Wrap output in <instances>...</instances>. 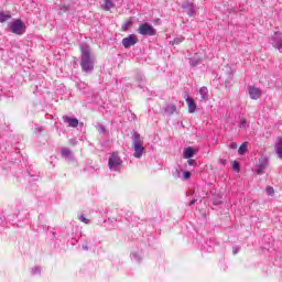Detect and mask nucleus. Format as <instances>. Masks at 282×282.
Here are the masks:
<instances>
[{"mask_svg":"<svg viewBox=\"0 0 282 282\" xmlns=\"http://www.w3.org/2000/svg\"><path fill=\"white\" fill-rule=\"evenodd\" d=\"M79 47L82 51V70L86 74H91V72H94V57H91V51H89V46L84 44H80Z\"/></svg>","mask_w":282,"mask_h":282,"instance_id":"nucleus-1","label":"nucleus"},{"mask_svg":"<svg viewBox=\"0 0 282 282\" xmlns=\"http://www.w3.org/2000/svg\"><path fill=\"white\" fill-rule=\"evenodd\" d=\"M8 28L9 32H12V34H18L19 36L25 34L26 30L25 23H23L21 20H13L9 22Z\"/></svg>","mask_w":282,"mask_h":282,"instance_id":"nucleus-2","label":"nucleus"},{"mask_svg":"<svg viewBox=\"0 0 282 282\" xmlns=\"http://www.w3.org/2000/svg\"><path fill=\"white\" fill-rule=\"evenodd\" d=\"M108 166L110 171H121L122 169V159L118 154V152H112L108 159Z\"/></svg>","mask_w":282,"mask_h":282,"instance_id":"nucleus-3","label":"nucleus"},{"mask_svg":"<svg viewBox=\"0 0 282 282\" xmlns=\"http://www.w3.org/2000/svg\"><path fill=\"white\" fill-rule=\"evenodd\" d=\"M133 149H134V158L140 160L142 155H144V145H142V140H140V133L135 132L133 134Z\"/></svg>","mask_w":282,"mask_h":282,"instance_id":"nucleus-4","label":"nucleus"},{"mask_svg":"<svg viewBox=\"0 0 282 282\" xmlns=\"http://www.w3.org/2000/svg\"><path fill=\"white\" fill-rule=\"evenodd\" d=\"M138 32L141 34V36H155V34H158V31L153 28V25L147 22L139 25Z\"/></svg>","mask_w":282,"mask_h":282,"instance_id":"nucleus-5","label":"nucleus"},{"mask_svg":"<svg viewBox=\"0 0 282 282\" xmlns=\"http://www.w3.org/2000/svg\"><path fill=\"white\" fill-rule=\"evenodd\" d=\"M268 164H270V159H268V156H261L256 165L257 175H263L264 171L268 169Z\"/></svg>","mask_w":282,"mask_h":282,"instance_id":"nucleus-6","label":"nucleus"},{"mask_svg":"<svg viewBox=\"0 0 282 282\" xmlns=\"http://www.w3.org/2000/svg\"><path fill=\"white\" fill-rule=\"evenodd\" d=\"M271 44L275 50H279V52L282 53V33L281 32H274V34L270 39Z\"/></svg>","mask_w":282,"mask_h":282,"instance_id":"nucleus-7","label":"nucleus"},{"mask_svg":"<svg viewBox=\"0 0 282 282\" xmlns=\"http://www.w3.org/2000/svg\"><path fill=\"white\" fill-rule=\"evenodd\" d=\"M121 43L126 50H129V47H133V45L138 43V36L135 34H130L129 36L124 37Z\"/></svg>","mask_w":282,"mask_h":282,"instance_id":"nucleus-8","label":"nucleus"},{"mask_svg":"<svg viewBox=\"0 0 282 282\" xmlns=\"http://www.w3.org/2000/svg\"><path fill=\"white\" fill-rule=\"evenodd\" d=\"M198 152H199V149L193 148V147H187L183 151V158L185 160H191V158H195V155H197Z\"/></svg>","mask_w":282,"mask_h":282,"instance_id":"nucleus-9","label":"nucleus"},{"mask_svg":"<svg viewBox=\"0 0 282 282\" xmlns=\"http://www.w3.org/2000/svg\"><path fill=\"white\" fill-rule=\"evenodd\" d=\"M249 96L251 98V100H259V98H261V89L251 86L249 87Z\"/></svg>","mask_w":282,"mask_h":282,"instance_id":"nucleus-10","label":"nucleus"},{"mask_svg":"<svg viewBox=\"0 0 282 282\" xmlns=\"http://www.w3.org/2000/svg\"><path fill=\"white\" fill-rule=\"evenodd\" d=\"M185 101L188 107V113H195V111L197 110V104H195V99H193L192 97H187L185 98Z\"/></svg>","mask_w":282,"mask_h":282,"instance_id":"nucleus-11","label":"nucleus"},{"mask_svg":"<svg viewBox=\"0 0 282 282\" xmlns=\"http://www.w3.org/2000/svg\"><path fill=\"white\" fill-rule=\"evenodd\" d=\"M274 151L279 158V160H282V137L278 138L274 144Z\"/></svg>","mask_w":282,"mask_h":282,"instance_id":"nucleus-12","label":"nucleus"},{"mask_svg":"<svg viewBox=\"0 0 282 282\" xmlns=\"http://www.w3.org/2000/svg\"><path fill=\"white\" fill-rule=\"evenodd\" d=\"M182 8L186 10L188 17H195V7L193 6V2H185Z\"/></svg>","mask_w":282,"mask_h":282,"instance_id":"nucleus-13","label":"nucleus"},{"mask_svg":"<svg viewBox=\"0 0 282 282\" xmlns=\"http://www.w3.org/2000/svg\"><path fill=\"white\" fill-rule=\"evenodd\" d=\"M199 63H202V56H199V54H195V56H193L189 59V64L192 65V67H197V65H199Z\"/></svg>","mask_w":282,"mask_h":282,"instance_id":"nucleus-14","label":"nucleus"},{"mask_svg":"<svg viewBox=\"0 0 282 282\" xmlns=\"http://www.w3.org/2000/svg\"><path fill=\"white\" fill-rule=\"evenodd\" d=\"M64 122H67V124H69V127H73V128L78 127V119L76 118L65 117Z\"/></svg>","mask_w":282,"mask_h":282,"instance_id":"nucleus-15","label":"nucleus"},{"mask_svg":"<svg viewBox=\"0 0 282 282\" xmlns=\"http://www.w3.org/2000/svg\"><path fill=\"white\" fill-rule=\"evenodd\" d=\"M62 158H65L66 160H74V154L72 153V150L65 148L62 149Z\"/></svg>","mask_w":282,"mask_h":282,"instance_id":"nucleus-16","label":"nucleus"},{"mask_svg":"<svg viewBox=\"0 0 282 282\" xmlns=\"http://www.w3.org/2000/svg\"><path fill=\"white\" fill-rule=\"evenodd\" d=\"M115 7H116V4L111 0H105V3L101 4L102 10H105L106 12H108V10H110L111 8H115Z\"/></svg>","mask_w":282,"mask_h":282,"instance_id":"nucleus-17","label":"nucleus"},{"mask_svg":"<svg viewBox=\"0 0 282 282\" xmlns=\"http://www.w3.org/2000/svg\"><path fill=\"white\" fill-rule=\"evenodd\" d=\"M199 95H200V100H208V88L207 87H202L199 89Z\"/></svg>","mask_w":282,"mask_h":282,"instance_id":"nucleus-18","label":"nucleus"},{"mask_svg":"<svg viewBox=\"0 0 282 282\" xmlns=\"http://www.w3.org/2000/svg\"><path fill=\"white\" fill-rule=\"evenodd\" d=\"M164 111L167 113V116H173V113L177 111V107H175V105H167Z\"/></svg>","mask_w":282,"mask_h":282,"instance_id":"nucleus-19","label":"nucleus"},{"mask_svg":"<svg viewBox=\"0 0 282 282\" xmlns=\"http://www.w3.org/2000/svg\"><path fill=\"white\" fill-rule=\"evenodd\" d=\"M247 147H248V143H247V142H245V143H242V144L240 145V148L238 149L239 155H243V153H246Z\"/></svg>","mask_w":282,"mask_h":282,"instance_id":"nucleus-20","label":"nucleus"},{"mask_svg":"<svg viewBox=\"0 0 282 282\" xmlns=\"http://www.w3.org/2000/svg\"><path fill=\"white\" fill-rule=\"evenodd\" d=\"M10 19V14H6L3 12H0V23H6Z\"/></svg>","mask_w":282,"mask_h":282,"instance_id":"nucleus-21","label":"nucleus"},{"mask_svg":"<svg viewBox=\"0 0 282 282\" xmlns=\"http://www.w3.org/2000/svg\"><path fill=\"white\" fill-rule=\"evenodd\" d=\"M184 42V37L181 36V37H175L171 43V45H180V43H183Z\"/></svg>","mask_w":282,"mask_h":282,"instance_id":"nucleus-22","label":"nucleus"},{"mask_svg":"<svg viewBox=\"0 0 282 282\" xmlns=\"http://www.w3.org/2000/svg\"><path fill=\"white\" fill-rule=\"evenodd\" d=\"M79 221H83V224H90L91 221L89 218H86L85 215H79L78 216Z\"/></svg>","mask_w":282,"mask_h":282,"instance_id":"nucleus-23","label":"nucleus"},{"mask_svg":"<svg viewBox=\"0 0 282 282\" xmlns=\"http://www.w3.org/2000/svg\"><path fill=\"white\" fill-rule=\"evenodd\" d=\"M131 259L132 261H137V262H140L142 260V258L138 253H131Z\"/></svg>","mask_w":282,"mask_h":282,"instance_id":"nucleus-24","label":"nucleus"},{"mask_svg":"<svg viewBox=\"0 0 282 282\" xmlns=\"http://www.w3.org/2000/svg\"><path fill=\"white\" fill-rule=\"evenodd\" d=\"M232 169H234V171H236L237 173H239L240 164H239L238 161H234V163H232Z\"/></svg>","mask_w":282,"mask_h":282,"instance_id":"nucleus-25","label":"nucleus"},{"mask_svg":"<svg viewBox=\"0 0 282 282\" xmlns=\"http://www.w3.org/2000/svg\"><path fill=\"white\" fill-rule=\"evenodd\" d=\"M267 195H270V196L274 195V187L268 186L267 187Z\"/></svg>","mask_w":282,"mask_h":282,"instance_id":"nucleus-26","label":"nucleus"},{"mask_svg":"<svg viewBox=\"0 0 282 282\" xmlns=\"http://www.w3.org/2000/svg\"><path fill=\"white\" fill-rule=\"evenodd\" d=\"M130 28H131V22H126V23L122 25L123 32H127V30H129Z\"/></svg>","mask_w":282,"mask_h":282,"instance_id":"nucleus-27","label":"nucleus"},{"mask_svg":"<svg viewBox=\"0 0 282 282\" xmlns=\"http://www.w3.org/2000/svg\"><path fill=\"white\" fill-rule=\"evenodd\" d=\"M98 131H99V133H106L107 132V130L105 129V126H102V124H98Z\"/></svg>","mask_w":282,"mask_h":282,"instance_id":"nucleus-28","label":"nucleus"},{"mask_svg":"<svg viewBox=\"0 0 282 282\" xmlns=\"http://www.w3.org/2000/svg\"><path fill=\"white\" fill-rule=\"evenodd\" d=\"M187 164H188V166H197V162L195 160H193V159H189L187 161Z\"/></svg>","mask_w":282,"mask_h":282,"instance_id":"nucleus-29","label":"nucleus"},{"mask_svg":"<svg viewBox=\"0 0 282 282\" xmlns=\"http://www.w3.org/2000/svg\"><path fill=\"white\" fill-rule=\"evenodd\" d=\"M32 274H41V268L35 267V268L32 270Z\"/></svg>","mask_w":282,"mask_h":282,"instance_id":"nucleus-30","label":"nucleus"},{"mask_svg":"<svg viewBox=\"0 0 282 282\" xmlns=\"http://www.w3.org/2000/svg\"><path fill=\"white\" fill-rule=\"evenodd\" d=\"M183 177H184L185 180H191V172H188V171L184 172V173H183Z\"/></svg>","mask_w":282,"mask_h":282,"instance_id":"nucleus-31","label":"nucleus"},{"mask_svg":"<svg viewBox=\"0 0 282 282\" xmlns=\"http://www.w3.org/2000/svg\"><path fill=\"white\" fill-rule=\"evenodd\" d=\"M246 124H247L246 120L242 119V120L240 121V129H245Z\"/></svg>","mask_w":282,"mask_h":282,"instance_id":"nucleus-32","label":"nucleus"},{"mask_svg":"<svg viewBox=\"0 0 282 282\" xmlns=\"http://www.w3.org/2000/svg\"><path fill=\"white\" fill-rule=\"evenodd\" d=\"M229 148H230V149H237V142H231V143L229 144Z\"/></svg>","mask_w":282,"mask_h":282,"instance_id":"nucleus-33","label":"nucleus"},{"mask_svg":"<svg viewBox=\"0 0 282 282\" xmlns=\"http://www.w3.org/2000/svg\"><path fill=\"white\" fill-rule=\"evenodd\" d=\"M43 131V128L42 127H36L35 128V133H41Z\"/></svg>","mask_w":282,"mask_h":282,"instance_id":"nucleus-34","label":"nucleus"},{"mask_svg":"<svg viewBox=\"0 0 282 282\" xmlns=\"http://www.w3.org/2000/svg\"><path fill=\"white\" fill-rule=\"evenodd\" d=\"M82 248H83V250H89V246H87V243H84V245L82 246Z\"/></svg>","mask_w":282,"mask_h":282,"instance_id":"nucleus-35","label":"nucleus"},{"mask_svg":"<svg viewBox=\"0 0 282 282\" xmlns=\"http://www.w3.org/2000/svg\"><path fill=\"white\" fill-rule=\"evenodd\" d=\"M239 252V249L237 247H234V254H237Z\"/></svg>","mask_w":282,"mask_h":282,"instance_id":"nucleus-36","label":"nucleus"},{"mask_svg":"<svg viewBox=\"0 0 282 282\" xmlns=\"http://www.w3.org/2000/svg\"><path fill=\"white\" fill-rule=\"evenodd\" d=\"M195 202H196V200H192V202L189 203V206H193V204H195Z\"/></svg>","mask_w":282,"mask_h":282,"instance_id":"nucleus-37","label":"nucleus"}]
</instances>
